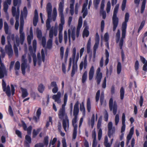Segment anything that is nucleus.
I'll return each instance as SVG.
<instances>
[{"mask_svg": "<svg viewBox=\"0 0 147 147\" xmlns=\"http://www.w3.org/2000/svg\"><path fill=\"white\" fill-rule=\"evenodd\" d=\"M89 35V32L85 28L84 29L83 32L82 36L83 38L85 36L86 37H87Z\"/></svg>", "mask_w": 147, "mask_h": 147, "instance_id": "obj_42", "label": "nucleus"}, {"mask_svg": "<svg viewBox=\"0 0 147 147\" xmlns=\"http://www.w3.org/2000/svg\"><path fill=\"white\" fill-rule=\"evenodd\" d=\"M64 1L62 0L59 3L58 8L59 15L60 17L61 23L59 25V41L60 43H61L63 40V35L62 31L63 30V26L65 24L64 16L63 13L64 8Z\"/></svg>", "mask_w": 147, "mask_h": 147, "instance_id": "obj_2", "label": "nucleus"}, {"mask_svg": "<svg viewBox=\"0 0 147 147\" xmlns=\"http://www.w3.org/2000/svg\"><path fill=\"white\" fill-rule=\"evenodd\" d=\"M134 129L133 127H132L130 130L129 134L128 135L127 138H131L134 134Z\"/></svg>", "mask_w": 147, "mask_h": 147, "instance_id": "obj_45", "label": "nucleus"}, {"mask_svg": "<svg viewBox=\"0 0 147 147\" xmlns=\"http://www.w3.org/2000/svg\"><path fill=\"white\" fill-rule=\"evenodd\" d=\"M64 39L65 43L66 44L67 42V31L66 30H65L64 31Z\"/></svg>", "mask_w": 147, "mask_h": 147, "instance_id": "obj_56", "label": "nucleus"}, {"mask_svg": "<svg viewBox=\"0 0 147 147\" xmlns=\"http://www.w3.org/2000/svg\"><path fill=\"white\" fill-rule=\"evenodd\" d=\"M94 123V115L93 114L90 123V125L92 128H93Z\"/></svg>", "mask_w": 147, "mask_h": 147, "instance_id": "obj_52", "label": "nucleus"}, {"mask_svg": "<svg viewBox=\"0 0 147 147\" xmlns=\"http://www.w3.org/2000/svg\"><path fill=\"white\" fill-rule=\"evenodd\" d=\"M57 34V29L52 27L49 30V38L47 41L46 48L50 49L52 46L53 35L56 36Z\"/></svg>", "mask_w": 147, "mask_h": 147, "instance_id": "obj_7", "label": "nucleus"}, {"mask_svg": "<svg viewBox=\"0 0 147 147\" xmlns=\"http://www.w3.org/2000/svg\"><path fill=\"white\" fill-rule=\"evenodd\" d=\"M87 109L88 112H90L91 107L90 99L89 98H88L87 99Z\"/></svg>", "mask_w": 147, "mask_h": 147, "instance_id": "obj_36", "label": "nucleus"}, {"mask_svg": "<svg viewBox=\"0 0 147 147\" xmlns=\"http://www.w3.org/2000/svg\"><path fill=\"white\" fill-rule=\"evenodd\" d=\"M62 126L65 131H67L68 130L69 126V121L68 118L63 119Z\"/></svg>", "mask_w": 147, "mask_h": 147, "instance_id": "obj_18", "label": "nucleus"}, {"mask_svg": "<svg viewBox=\"0 0 147 147\" xmlns=\"http://www.w3.org/2000/svg\"><path fill=\"white\" fill-rule=\"evenodd\" d=\"M19 16L18 15H17L16 16V22L15 25V27L16 30H18L19 26Z\"/></svg>", "mask_w": 147, "mask_h": 147, "instance_id": "obj_32", "label": "nucleus"}, {"mask_svg": "<svg viewBox=\"0 0 147 147\" xmlns=\"http://www.w3.org/2000/svg\"><path fill=\"white\" fill-rule=\"evenodd\" d=\"M79 102L78 101L75 104L74 106L73 115L74 116V118L72 120V125L74 127L73 138H76V136L78 126L76 123L77 121L78 115L79 112Z\"/></svg>", "mask_w": 147, "mask_h": 147, "instance_id": "obj_5", "label": "nucleus"}, {"mask_svg": "<svg viewBox=\"0 0 147 147\" xmlns=\"http://www.w3.org/2000/svg\"><path fill=\"white\" fill-rule=\"evenodd\" d=\"M22 92V97L23 98H25L27 97L28 94L27 90L26 89L23 88H21Z\"/></svg>", "mask_w": 147, "mask_h": 147, "instance_id": "obj_28", "label": "nucleus"}, {"mask_svg": "<svg viewBox=\"0 0 147 147\" xmlns=\"http://www.w3.org/2000/svg\"><path fill=\"white\" fill-rule=\"evenodd\" d=\"M127 0H123L121 5V9L122 11H123L124 10L126 3Z\"/></svg>", "mask_w": 147, "mask_h": 147, "instance_id": "obj_50", "label": "nucleus"}, {"mask_svg": "<svg viewBox=\"0 0 147 147\" xmlns=\"http://www.w3.org/2000/svg\"><path fill=\"white\" fill-rule=\"evenodd\" d=\"M13 49L15 55L17 57H18V48L15 44H14V45Z\"/></svg>", "mask_w": 147, "mask_h": 147, "instance_id": "obj_53", "label": "nucleus"}, {"mask_svg": "<svg viewBox=\"0 0 147 147\" xmlns=\"http://www.w3.org/2000/svg\"><path fill=\"white\" fill-rule=\"evenodd\" d=\"M111 9V3L110 1L107 2L106 7V11L107 13H109Z\"/></svg>", "mask_w": 147, "mask_h": 147, "instance_id": "obj_47", "label": "nucleus"}, {"mask_svg": "<svg viewBox=\"0 0 147 147\" xmlns=\"http://www.w3.org/2000/svg\"><path fill=\"white\" fill-rule=\"evenodd\" d=\"M119 116L118 114L116 115L115 118V124L116 125H117L119 121Z\"/></svg>", "mask_w": 147, "mask_h": 147, "instance_id": "obj_60", "label": "nucleus"}, {"mask_svg": "<svg viewBox=\"0 0 147 147\" xmlns=\"http://www.w3.org/2000/svg\"><path fill=\"white\" fill-rule=\"evenodd\" d=\"M80 110L82 112L84 116L85 114V109L83 102H82L81 104H80Z\"/></svg>", "mask_w": 147, "mask_h": 147, "instance_id": "obj_31", "label": "nucleus"}, {"mask_svg": "<svg viewBox=\"0 0 147 147\" xmlns=\"http://www.w3.org/2000/svg\"><path fill=\"white\" fill-rule=\"evenodd\" d=\"M72 59L73 60L72 69L71 73V76L73 77L75 74V72L77 71V65L76 63L78 61L79 58V53L78 52L76 56V49L74 47L72 49Z\"/></svg>", "mask_w": 147, "mask_h": 147, "instance_id": "obj_6", "label": "nucleus"}, {"mask_svg": "<svg viewBox=\"0 0 147 147\" xmlns=\"http://www.w3.org/2000/svg\"><path fill=\"white\" fill-rule=\"evenodd\" d=\"M44 90V87L42 84H40L38 86V90L40 93H42Z\"/></svg>", "mask_w": 147, "mask_h": 147, "instance_id": "obj_55", "label": "nucleus"}, {"mask_svg": "<svg viewBox=\"0 0 147 147\" xmlns=\"http://www.w3.org/2000/svg\"><path fill=\"white\" fill-rule=\"evenodd\" d=\"M31 138H25L24 142V147H30V144L31 143Z\"/></svg>", "mask_w": 147, "mask_h": 147, "instance_id": "obj_29", "label": "nucleus"}, {"mask_svg": "<svg viewBox=\"0 0 147 147\" xmlns=\"http://www.w3.org/2000/svg\"><path fill=\"white\" fill-rule=\"evenodd\" d=\"M58 115L59 118L61 119L68 118L65 112V109H60L59 111Z\"/></svg>", "mask_w": 147, "mask_h": 147, "instance_id": "obj_17", "label": "nucleus"}, {"mask_svg": "<svg viewBox=\"0 0 147 147\" xmlns=\"http://www.w3.org/2000/svg\"><path fill=\"white\" fill-rule=\"evenodd\" d=\"M120 98L121 100H123V98L124 95V90L123 87H121L120 90Z\"/></svg>", "mask_w": 147, "mask_h": 147, "instance_id": "obj_37", "label": "nucleus"}, {"mask_svg": "<svg viewBox=\"0 0 147 147\" xmlns=\"http://www.w3.org/2000/svg\"><path fill=\"white\" fill-rule=\"evenodd\" d=\"M42 44L43 47H45L46 46V39L45 37L43 36L42 37Z\"/></svg>", "mask_w": 147, "mask_h": 147, "instance_id": "obj_57", "label": "nucleus"}, {"mask_svg": "<svg viewBox=\"0 0 147 147\" xmlns=\"http://www.w3.org/2000/svg\"><path fill=\"white\" fill-rule=\"evenodd\" d=\"M46 10L48 18L46 21V26L47 30H49L51 27L50 24V20L52 19L54 21H55L57 16V10L56 8L53 9V12L51 17L52 12V6L50 3H48L47 5Z\"/></svg>", "mask_w": 147, "mask_h": 147, "instance_id": "obj_3", "label": "nucleus"}, {"mask_svg": "<svg viewBox=\"0 0 147 147\" xmlns=\"http://www.w3.org/2000/svg\"><path fill=\"white\" fill-rule=\"evenodd\" d=\"M36 34L37 37L39 39L41 40L42 37V33L41 31L38 29H37Z\"/></svg>", "mask_w": 147, "mask_h": 147, "instance_id": "obj_40", "label": "nucleus"}, {"mask_svg": "<svg viewBox=\"0 0 147 147\" xmlns=\"http://www.w3.org/2000/svg\"><path fill=\"white\" fill-rule=\"evenodd\" d=\"M87 57V55H86L84 57V60L81 62L79 65L80 70H81L83 69V67L84 69H86L88 64Z\"/></svg>", "mask_w": 147, "mask_h": 147, "instance_id": "obj_19", "label": "nucleus"}, {"mask_svg": "<svg viewBox=\"0 0 147 147\" xmlns=\"http://www.w3.org/2000/svg\"><path fill=\"white\" fill-rule=\"evenodd\" d=\"M100 0H94L93 5L96 9H97L98 7V5L99 4Z\"/></svg>", "mask_w": 147, "mask_h": 147, "instance_id": "obj_39", "label": "nucleus"}, {"mask_svg": "<svg viewBox=\"0 0 147 147\" xmlns=\"http://www.w3.org/2000/svg\"><path fill=\"white\" fill-rule=\"evenodd\" d=\"M12 13L13 16H16V15H18L19 16V14L16 13V9L15 7H13L12 8Z\"/></svg>", "mask_w": 147, "mask_h": 147, "instance_id": "obj_46", "label": "nucleus"}, {"mask_svg": "<svg viewBox=\"0 0 147 147\" xmlns=\"http://www.w3.org/2000/svg\"><path fill=\"white\" fill-rule=\"evenodd\" d=\"M108 135L109 138L114 137L115 135V129L114 127H113V123L110 122L108 124Z\"/></svg>", "mask_w": 147, "mask_h": 147, "instance_id": "obj_12", "label": "nucleus"}, {"mask_svg": "<svg viewBox=\"0 0 147 147\" xmlns=\"http://www.w3.org/2000/svg\"><path fill=\"white\" fill-rule=\"evenodd\" d=\"M99 42H95V43L93 47V52H94V53H96V51L97 49L98 48Z\"/></svg>", "mask_w": 147, "mask_h": 147, "instance_id": "obj_54", "label": "nucleus"}, {"mask_svg": "<svg viewBox=\"0 0 147 147\" xmlns=\"http://www.w3.org/2000/svg\"><path fill=\"white\" fill-rule=\"evenodd\" d=\"M139 65L138 61V60L136 61L135 62L134 67L135 70L137 74L138 73V69L139 68Z\"/></svg>", "mask_w": 147, "mask_h": 147, "instance_id": "obj_43", "label": "nucleus"}, {"mask_svg": "<svg viewBox=\"0 0 147 147\" xmlns=\"http://www.w3.org/2000/svg\"><path fill=\"white\" fill-rule=\"evenodd\" d=\"M129 18V13L127 12L125 14V21L123 23L122 25V30L126 31L127 26V22H128Z\"/></svg>", "mask_w": 147, "mask_h": 147, "instance_id": "obj_16", "label": "nucleus"}, {"mask_svg": "<svg viewBox=\"0 0 147 147\" xmlns=\"http://www.w3.org/2000/svg\"><path fill=\"white\" fill-rule=\"evenodd\" d=\"M51 86L53 87L52 89V92L53 93L55 94L58 92V88L57 86L56 83L55 82H53L51 83Z\"/></svg>", "mask_w": 147, "mask_h": 147, "instance_id": "obj_25", "label": "nucleus"}, {"mask_svg": "<svg viewBox=\"0 0 147 147\" xmlns=\"http://www.w3.org/2000/svg\"><path fill=\"white\" fill-rule=\"evenodd\" d=\"M109 107L110 111H112L113 114L115 115L117 113V106L116 101H114L113 103V100L112 98H110L109 100Z\"/></svg>", "mask_w": 147, "mask_h": 147, "instance_id": "obj_11", "label": "nucleus"}, {"mask_svg": "<svg viewBox=\"0 0 147 147\" xmlns=\"http://www.w3.org/2000/svg\"><path fill=\"white\" fill-rule=\"evenodd\" d=\"M61 94L60 92H57V94L53 95L52 98L54 100L55 102H56L58 104H60L61 103L60 98L61 97Z\"/></svg>", "mask_w": 147, "mask_h": 147, "instance_id": "obj_21", "label": "nucleus"}, {"mask_svg": "<svg viewBox=\"0 0 147 147\" xmlns=\"http://www.w3.org/2000/svg\"><path fill=\"white\" fill-rule=\"evenodd\" d=\"M27 10L26 7H25L23 11L21 12L20 17V40L21 44L22 45L25 38V34L23 32L24 25V18H26L27 15Z\"/></svg>", "mask_w": 147, "mask_h": 147, "instance_id": "obj_4", "label": "nucleus"}, {"mask_svg": "<svg viewBox=\"0 0 147 147\" xmlns=\"http://www.w3.org/2000/svg\"><path fill=\"white\" fill-rule=\"evenodd\" d=\"M113 139H111L110 141L108 139V138H105L104 142V144L105 147H111L112 144Z\"/></svg>", "mask_w": 147, "mask_h": 147, "instance_id": "obj_26", "label": "nucleus"}, {"mask_svg": "<svg viewBox=\"0 0 147 147\" xmlns=\"http://www.w3.org/2000/svg\"><path fill=\"white\" fill-rule=\"evenodd\" d=\"M141 61L144 64L143 67V70L145 71H147V60L143 57L140 56Z\"/></svg>", "mask_w": 147, "mask_h": 147, "instance_id": "obj_24", "label": "nucleus"}, {"mask_svg": "<svg viewBox=\"0 0 147 147\" xmlns=\"http://www.w3.org/2000/svg\"><path fill=\"white\" fill-rule=\"evenodd\" d=\"M91 39L90 38L88 41L87 45V50L88 53H89L91 50Z\"/></svg>", "mask_w": 147, "mask_h": 147, "instance_id": "obj_30", "label": "nucleus"}, {"mask_svg": "<svg viewBox=\"0 0 147 147\" xmlns=\"http://www.w3.org/2000/svg\"><path fill=\"white\" fill-rule=\"evenodd\" d=\"M94 67L93 66H92L90 68L89 72V79L90 80H91L92 79L94 76Z\"/></svg>", "mask_w": 147, "mask_h": 147, "instance_id": "obj_27", "label": "nucleus"}, {"mask_svg": "<svg viewBox=\"0 0 147 147\" xmlns=\"http://www.w3.org/2000/svg\"><path fill=\"white\" fill-rule=\"evenodd\" d=\"M64 49L63 47H62L60 49V55L61 59H62L63 57Z\"/></svg>", "mask_w": 147, "mask_h": 147, "instance_id": "obj_58", "label": "nucleus"}, {"mask_svg": "<svg viewBox=\"0 0 147 147\" xmlns=\"http://www.w3.org/2000/svg\"><path fill=\"white\" fill-rule=\"evenodd\" d=\"M87 72L85 71L82 77V82L84 84L87 78Z\"/></svg>", "mask_w": 147, "mask_h": 147, "instance_id": "obj_33", "label": "nucleus"}, {"mask_svg": "<svg viewBox=\"0 0 147 147\" xmlns=\"http://www.w3.org/2000/svg\"><path fill=\"white\" fill-rule=\"evenodd\" d=\"M105 0H102L100 4V11L104 10V8L105 6Z\"/></svg>", "mask_w": 147, "mask_h": 147, "instance_id": "obj_63", "label": "nucleus"}, {"mask_svg": "<svg viewBox=\"0 0 147 147\" xmlns=\"http://www.w3.org/2000/svg\"><path fill=\"white\" fill-rule=\"evenodd\" d=\"M38 21V17H34L33 24L34 26H36Z\"/></svg>", "mask_w": 147, "mask_h": 147, "instance_id": "obj_62", "label": "nucleus"}, {"mask_svg": "<svg viewBox=\"0 0 147 147\" xmlns=\"http://www.w3.org/2000/svg\"><path fill=\"white\" fill-rule=\"evenodd\" d=\"M82 24V19L81 16L80 17L78 20V23L77 29L80 30Z\"/></svg>", "mask_w": 147, "mask_h": 147, "instance_id": "obj_34", "label": "nucleus"}, {"mask_svg": "<svg viewBox=\"0 0 147 147\" xmlns=\"http://www.w3.org/2000/svg\"><path fill=\"white\" fill-rule=\"evenodd\" d=\"M8 4H7L6 2H4L3 3V10L6 13L7 12V9L8 7Z\"/></svg>", "mask_w": 147, "mask_h": 147, "instance_id": "obj_49", "label": "nucleus"}, {"mask_svg": "<svg viewBox=\"0 0 147 147\" xmlns=\"http://www.w3.org/2000/svg\"><path fill=\"white\" fill-rule=\"evenodd\" d=\"M100 90H98L96 94V102H98L99 100L100 94Z\"/></svg>", "mask_w": 147, "mask_h": 147, "instance_id": "obj_59", "label": "nucleus"}, {"mask_svg": "<svg viewBox=\"0 0 147 147\" xmlns=\"http://www.w3.org/2000/svg\"><path fill=\"white\" fill-rule=\"evenodd\" d=\"M100 105L103 106H105L106 105V102L105 100H104V98H100Z\"/></svg>", "mask_w": 147, "mask_h": 147, "instance_id": "obj_51", "label": "nucleus"}, {"mask_svg": "<svg viewBox=\"0 0 147 147\" xmlns=\"http://www.w3.org/2000/svg\"><path fill=\"white\" fill-rule=\"evenodd\" d=\"M100 68H98L96 71V76L95 78V80L98 85L100 84L102 78V74L101 72H100Z\"/></svg>", "mask_w": 147, "mask_h": 147, "instance_id": "obj_15", "label": "nucleus"}, {"mask_svg": "<svg viewBox=\"0 0 147 147\" xmlns=\"http://www.w3.org/2000/svg\"><path fill=\"white\" fill-rule=\"evenodd\" d=\"M21 122L22 123V126L23 127L24 130L27 131L28 134V135H30L31 134L32 128V126L30 125L27 128L26 125L24 122L23 121H22Z\"/></svg>", "mask_w": 147, "mask_h": 147, "instance_id": "obj_20", "label": "nucleus"}, {"mask_svg": "<svg viewBox=\"0 0 147 147\" xmlns=\"http://www.w3.org/2000/svg\"><path fill=\"white\" fill-rule=\"evenodd\" d=\"M101 121L100 119L98 121L97 127L99 129L98 132V138H101L102 134V131L101 129L100 128L101 126Z\"/></svg>", "mask_w": 147, "mask_h": 147, "instance_id": "obj_23", "label": "nucleus"}, {"mask_svg": "<svg viewBox=\"0 0 147 147\" xmlns=\"http://www.w3.org/2000/svg\"><path fill=\"white\" fill-rule=\"evenodd\" d=\"M26 56L24 55L22 56L21 65V69L22 74L24 75L25 73V69H26L28 71H29L30 66L27 63V59H26Z\"/></svg>", "mask_w": 147, "mask_h": 147, "instance_id": "obj_9", "label": "nucleus"}, {"mask_svg": "<svg viewBox=\"0 0 147 147\" xmlns=\"http://www.w3.org/2000/svg\"><path fill=\"white\" fill-rule=\"evenodd\" d=\"M71 36L73 40H74L75 39L76 36L75 30L73 29L72 30L71 34Z\"/></svg>", "mask_w": 147, "mask_h": 147, "instance_id": "obj_61", "label": "nucleus"}, {"mask_svg": "<svg viewBox=\"0 0 147 147\" xmlns=\"http://www.w3.org/2000/svg\"><path fill=\"white\" fill-rule=\"evenodd\" d=\"M4 30L6 34H8L7 37V39L9 42V40L11 39L13 40H15L14 35L13 34H11L10 30H9V27L7 23L6 22H4Z\"/></svg>", "mask_w": 147, "mask_h": 147, "instance_id": "obj_10", "label": "nucleus"}, {"mask_svg": "<svg viewBox=\"0 0 147 147\" xmlns=\"http://www.w3.org/2000/svg\"><path fill=\"white\" fill-rule=\"evenodd\" d=\"M121 64L120 62H118L117 66V72L118 74H119L121 73Z\"/></svg>", "mask_w": 147, "mask_h": 147, "instance_id": "obj_35", "label": "nucleus"}, {"mask_svg": "<svg viewBox=\"0 0 147 147\" xmlns=\"http://www.w3.org/2000/svg\"><path fill=\"white\" fill-rule=\"evenodd\" d=\"M33 49L31 46H30L29 50L30 53L28 55V59L29 62L30 63L31 62L32 59L31 56L33 57V61L34 62V65L36 66L37 61L39 65H40L41 62V57L40 54L38 53L37 55V60L36 57L35 52L36 48V40H34L32 42Z\"/></svg>", "mask_w": 147, "mask_h": 147, "instance_id": "obj_1", "label": "nucleus"}, {"mask_svg": "<svg viewBox=\"0 0 147 147\" xmlns=\"http://www.w3.org/2000/svg\"><path fill=\"white\" fill-rule=\"evenodd\" d=\"M20 67V63L18 61H17L15 64L14 69L15 71L19 70Z\"/></svg>", "mask_w": 147, "mask_h": 147, "instance_id": "obj_41", "label": "nucleus"}, {"mask_svg": "<svg viewBox=\"0 0 147 147\" xmlns=\"http://www.w3.org/2000/svg\"><path fill=\"white\" fill-rule=\"evenodd\" d=\"M5 50L9 58L11 57L13 54V52L10 42H8V45L5 46Z\"/></svg>", "mask_w": 147, "mask_h": 147, "instance_id": "obj_13", "label": "nucleus"}, {"mask_svg": "<svg viewBox=\"0 0 147 147\" xmlns=\"http://www.w3.org/2000/svg\"><path fill=\"white\" fill-rule=\"evenodd\" d=\"M122 37L121 38L120 40L119 41V46L120 47V49H122V47L123 44V39L125 38L126 35V31L122 30Z\"/></svg>", "mask_w": 147, "mask_h": 147, "instance_id": "obj_22", "label": "nucleus"}, {"mask_svg": "<svg viewBox=\"0 0 147 147\" xmlns=\"http://www.w3.org/2000/svg\"><path fill=\"white\" fill-rule=\"evenodd\" d=\"M120 38V31L119 30H117V32L116 34V42H118Z\"/></svg>", "mask_w": 147, "mask_h": 147, "instance_id": "obj_44", "label": "nucleus"}, {"mask_svg": "<svg viewBox=\"0 0 147 147\" xmlns=\"http://www.w3.org/2000/svg\"><path fill=\"white\" fill-rule=\"evenodd\" d=\"M105 51V56L106 59L105 61V65H107L109 61V54L107 50H106Z\"/></svg>", "mask_w": 147, "mask_h": 147, "instance_id": "obj_38", "label": "nucleus"}, {"mask_svg": "<svg viewBox=\"0 0 147 147\" xmlns=\"http://www.w3.org/2000/svg\"><path fill=\"white\" fill-rule=\"evenodd\" d=\"M2 86L3 91L5 92L7 95L9 96L11 95L10 87L9 85L6 87V85L3 80H2Z\"/></svg>", "mask_w": 147, "mask_h": 147, "instance_id": "obj_14", "label": "nucleus"}, {"mask_svg": "<svg viewBox=\"0 0 147 147\" xmlns=\"http://www.w3.org/2000/svg\"><path fill=\"white\" fill-rule=\"evenodd\" d=\"M82 12L83 13L82 16L84 18L87 15L88 12L87 9H82Z\"/></svg>", "mask_w": 147, "mask_h": 147, "instance_id": "obj_48", "label": "nucleus"}, {"mask_svg": "<svg viewBox=\"0 0 147 147\" xmlns=\"http://www.w3.org/2000/svg\"><path fill=\"white\" fill-rule=\"evenodd\" d=\"M119 8V4H117L114 9L113 12V14L112 17V21L113 25V30L115 31L118 24L119 19L117 16V14L118 12Z\"/></svg>", "mask_w": 147, "mask_h": 147, "instance_id": "obj_8", "label": "nucleus"}, {"mask_svg": "<svg viewBox=\"0 0 147 147\" xmlns=\"http://www.w3.org/2000/svg\"><path fill=\"white\" fill-rule=\"evenodd\" d=\"M32 36L30 34V35H28V36L27 39V41L29 45H30L31 43V39L32 38Z\"/></svg>", "mask_w": 147, "mask_h": 147, "instance_id": "obj_64", "label": "nucleus"}]
</instances>
